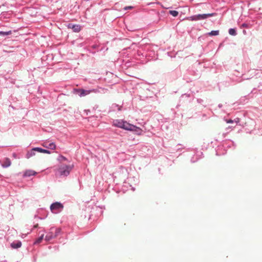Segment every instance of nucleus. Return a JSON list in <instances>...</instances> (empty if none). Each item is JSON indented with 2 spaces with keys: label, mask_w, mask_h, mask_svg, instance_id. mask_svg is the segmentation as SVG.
I'll return each mask as SVG.
<instances>
[{
  "label": "nucleus",
  "mask_w": 262,
  "mask_h": 262,
  "mask_svg": "<svg viewBox=\"0 0 262 262\" xmlns=\"http://www.w3.org/2000/svg\"><path fill=\"white\" fill-rule=\"evenodd\" d=\"M73 168V165L61 164L59 166L57 172L60 177H67L70 174Z\"/></svg>",
  "instance_id": "nucleus-1"
},
{
  "label": "nucleus",
  "mask_w": 262,
  "mask_h": 262,
  "mask_svg": "<svg viewBox=\"0 0 262 262\" xmlns=\"http://www.w3.org/2000/svg\"><path fill=\"white\" fill-rule=\"evenodd\" d=\"M133 7L132 6H128V7H126L124 8V9L125 10H127V9H132Z\"/></svg>",
  "instance_id": "nucleus-22"
},
{
  "label": "nucleus",
  "mask_w": 262,
  "mask_h": 262,
  "mask_svg": "<svg viewBox=\"0 0 262 262\" xmlns=\"http://www.w3.org/2000/svg\"><path fill=\"white\" fill-rule=\"evenodd\" d=\"M26 236V234H23V235L21 236V237H22L23 238H24V237H25Z\"/></svg>",
  "instance_id": "nucleus-24"
},
{
  "label": "nucleus",
  "mask_w": 262,
  "mask_h": 262,
  "mask_svg": "<svg viewBox=\"0 0 262 262\" xmlns=\"http://www.w3.org/2000/svg\"><path fill=\"white\" fill-rule=\"evenodd\" d=\"M229 33L232 36H235L237 34L236 30L233 28H231L229 30Z\"/></svg>",
  "instance_id": "nucleus-17"
},
{
  "label": "nucleus",
  "mask_w": 262,
  "mask_h": 262,
  "mask_svg": "<svg viewBox=\"0 0 262 262\" xmlns=\"http://www.w3.org/2000/svg\"><path fill=\"white\" fill-rule=\"evenodd\" d=\"M37 148H38V147H34L31 150H28L26 155V158L28 159L31 157L34 156L35 155V152H38Z\"/></svg>",
  "instance_id": "nucleus-8"
},
{
  "label": "nucleus",
  "mask_w": 262,
  "mask_h": 262,
  "mask_svg": "<svg viewBox=\"0 0 262 262\" xmlns=\"http://www.w3.org/2000/svg\"><path fill=\"white\" fill-rule=\"evenodd\" d=\"M226 122L227 123H235L236 124H237L239 122V118H236L234 120H226Z\"/></svg>",
  "instance_id": "nucleus-14"
},
{
  "label": "nucleus",
  "mask_w": 262,
  "mask_h": 262,
  "mask_svg": "<svg viewBox=\"0 0 262 262\" xmlns=\"http://www.w3.org/2000/svg\"><path fill=\"white\" fill-rule=\"evenodd\" d=\"M43 146L51 149H54L56 148V145L54 142H45L42 144Z\"/></svg>",
  "instance_id": "nucleus-9"
},
{
  "label": "nucleus",
  "mask_w": 262,
  "mask_h": 262,
  "mask_svg": "<svg viewBox=\"0 0 262 262\" xmlns=\"http://www.w3.org/2000/svg\"><path fill=\"white\" fill-rule=\"evenodd\" d=\"M11 34H12L11 31H6V32L0 31V35H1V36L9 35Z\"/></svg>",
  "instance_id": "nucleus-19"
},
{
  "label": "nucleus",
  "mask_w": 262,
  "mask_h": 262,
  "mask_svg": "<svg viewBox=\"0 0 262 262\" xmlns=\"http://www.w3.org/2000/svg\"><path fill=\"white\" fill-rule=\"evenodd\" d=\"M113 125L116 127L122 128L126 130H128L130 125V123L127 122L126 121L122 119L114 120L113 122Z\"/></svg>",
  "instance_id": "nucleus-2"
},
{
  "label": "nucleus",
  "mask_w": 262,
  "mask_h": 262,
  "mask_svg": "<svg viewBox=\"0 0 262 262\" xmlns=\"http://www.w3.org/2000/svg\"><path fill=\"white\" fill-rule=\"evenodd\" d=\"M69 28H72L75 32H78L81 30V26L79 25L69 24Z\"/></svg>",
  "instance_id": "nucleus-11"
},
{
  "label": "nucleus",
  "mask_w": 262,
  "mask_h": 262,
  "mask_svg": "<svg viewBox=\"0 0 262 262\" xmlns=\"http://www.w3.org/2000/svg\"><path fill=\"white\" fill-rule=\"evenodd\" d=\"M37 149H38V152H39L45 153V154H50L51 153V152L49 150L42 149L40 147H38V148H37Z\"/></svg>",
  "instance_id": "nucleus-15"
},
{
  "label": "nucleus",
  "mask_w": 262,
  "mask_h": 262,
  "mask_svg": "<svg viewBox=\"0 0 262 262\" xmlns=\"http://www.w3.org/2000/svg\"><path fill=\"white\" fill-rule=\"evenodd\" d=\"M43 237H44V234H42L38 238H37L36 239V240L34 242V244H39L43 239Z\"/></svg>",
  "instance_id": "nucleus-16"
},
{
  "label": "nucleus",
  "mask_w": 262,
  "mask_h": 262,
  "mask_svg": "<svg viewBox=\"0 0 262 262\" xmlns=\"http://www.w3.org/2000/svg\"><path fill=\"white\" fill-rule=\"evenodd\" d=\"M11 162L10 160L8 158H6L4 161L3 164H2V165L3 167L6 168L10 166L11 165Z\"/></svg>",
  "instance_id": "nucleus-12"
},
{
  "label": "nucleus",
  "mask_w": 262,
  "mask_h": 262,
  "mask_svg": "<svg viewBox=\"0 0 262 262\" xmlns=\"http://www.w3.org/2000/svg\"><path fill=\"white\" fill-rule=\"evenodd\" d=\"M37 172L35 171L34 170H31V169H28L25 171L23 177H30L32 176H35L36 175Z\"/></svg>",
  "instance_id": "nucleus-10"
},
{
  "label": "nucleus",
  "mask_w": 262,
  "mask_h": 262,
  "mask_svg": "<svg viewBox=\"0 0 262 262\" xmlns=\"http://www.w3.org/2000/svg\"><path fill=\"white\" fill-rule=\"evenodd\" d=\"M215 15V13H208V14H197L188 17L187 19L191 21H197L200 20H203L209 17L213 16Z\"/></svg>",
  "instance_id": "nucleus-3"
},
{
  "label": "nucleus",
  "mask_w": 262,
  "mask_h": 262,
  "mask_svg": "<svg viewBox=\"0 0 262 262\" xmlns=\"http://www.w3.org/2000/svg\"><path fill=\"white\" fill-rule=\"evenodd\" d=\"M21 246V243L20 241H17L16 242H13L11 244V246L13 248H20Z\"/></svg>",
  "instance_id": "nucleus-13"
},
{
  "label": "nucleus",
  "mask_w": 262,
  "mask_h": 262,
  "mask_svg": "<svg viewBox=\"0 0 262 262\" xmlns=\"http://www.w3.org/2000/svg\"><path fill=\"white\" fill-rule=\"evenodd\" d=\"M128 130L133 132L137 135H141L143 134V130L139 127L130 124Z\"/></svg>",
  "instance_id": "nucleus-7"
},
{
  "label": "nucleus",
  "mask_w": 262,
  "mask_h": 262,
  "mask_svg": "<svg viewBox=\"0 0 262 262\" xmlns=\"http://www.w3.org/2000/svg\"><path fill=\"white\" fill-rule=\"evenodd\" d=\"M76 94H78L80 97H83L90 94L91 93H97L98 91L96 89H92L89 90H85L83 89H76L75 90Z\"/></svg>",
  "instance_id": "nucleus-5"
},
{
  "label": "nucleus",
  "mask_w": 262,
  "mask_h": 262,
  "mask_svg": "<svg viewBox=\"0 0 262 262\" xmlns=\"http://www.w3.org/2000/svg\"><path fill=\"white\" fill-rule=\"evenodd\" d=\"M63 207V206L62 204L59 202H55L51 204L50 209L53 213H57L62 210Z\"/></svg>",
  "instance_id": "nucleus-6"
},
{
  "label": "nucleus",
  "mask_w": 262,
  "mask_h": 262,
  "mask_svg": "<svg viewBox=\"0 0 262 262\" xmlns=\"http://www.w3.org/2000/svg\"><path fill=\"white\" fill-rule=\"evenodd\" d=\"M60 232V230L54 227L51 228L50 231L47 233L45 237L46 241H49L53 238L56 237Z\"/></svg>",
  "instance_id": "nucleus-4"
},
{
  "label": "nucleus",
  "mask_w": 262,
  "mask_h": 262,
  "mask_svg": "<svg viewBox=\"0 0 262 262\" xmlns=\"http://www.w3.org/2000/svg\"><path fill=\"white\" fill-rule=\"evenodd\" d=\"M67 160L66 158L62 156H60L58 158V160L60 162L66 161Z\"/></svg>",
  "instance_id": "nucleus-21"
},
{
  "label": "nucleus",
  "mask_w": 262,
  "mask_h": 262,
  "mask_svg": "<svg viewBox=\"0 0 262 262\" xmlns=\"http://www.w3.org/2000/svg\"><path fill=\"white\" fill-rule=\"evenodd\" d=\"M13 157H14L15 158H16V155L15 154H13Z\"/></svg>",
  "instance_id": "nucleus-23"
},
{
  "label": "nucleus",
  "mask_w": 262,
  "mask_h": 262,
  "mask_svg": "<svg viewBox=\"0 0 262 262\" xmlns=\"http://www.w3.org/2000/svg\"><path fill=\"white\" fill-rule=\"evenodd\" d=\"M219 106L220 107H221L222 106V105H221V104H219Z\"/></svg>",
  "instance_id": "nucleus-25"
},
{
  "label": "nucleus",
  "mask_w": 262,
  "mask_h": 262,
  "mask_svg": "<svg viewBox=\"0 0 262 262\" xmlns=\"http://www.w3.org/2000/svg\"><path fill=\"white\" fill-rule=\"evenodd\" d=\"M169 13L174 17H176L178 15V12L176 10H170Z\"/></svg>",
  "instance_id": "nucleus-20"
},
{
  "label": "nucleus",
  "mask_w": 262,
  "mask_h": 262,
  "mask_svg": "<svg viewBox=\"0 0 262 262\" xmlns=\"http://www.w3.org/2000/svg\"><path fill=\"white\" fill-rule=\"evenodd\" d=\"M219 34V31L218 30L211 31V32L208 33V35L211 36H216L218 35Z\"/></svg>",
  "instance_id": "nucleus-18"
}]
</instances>
